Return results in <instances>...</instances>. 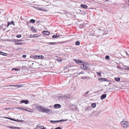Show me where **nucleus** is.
<instances>
[{
	"instance_id": "1",
	"label": "nucleus",
	"mask_w": 129,
	"mask_h": 129,
	"mask_svg": "<svg viewBox=\"0 0 129 129\" xmlns=\"http://www.w3.org/2000/svg\"><path fill=\"white\" fill-rule=\"evenodd\" d=\"M120 123L122 126L124 128H127L129 126V123L125 121H122Z\"/></svg>"
},
{
	"instance_id": "2",
	"label": "nucleus",
	"mask_w": 129,
	"mask_h": 129,
	"mask_svg": "<svg viewBox=\"0 0 129 129\" xmlns=\"http://www.w3.org/2000/svg\"><path fill=\"white\" fill-rule=\"evenodd\" d=\"M36 108L37 109L40 110H39V111L44 112L45 108L42 107L41 106H36Z\"/></svg>"
},
{
	"instance_id": "3",
	"label": "nucleus",
	"mask_w": 129,
	"mask_h": 129,
	"mask_svg": "<svg viewBox=\"0 0 129 129\" xmlns=\"http://www.w3.org/2000/svg\"><path fill=\"white\" fill-rule=\"evenodd\" d=\"M23 85L22 84H18L16 85H5L4 86V87H9V86H14V87H21Z\"/></svg>"
},
{
	"instance_id": "4",
	"label": "nucleus",
	"mask_w": 129,
	"mask_h": 129,
	"mask_svg": "<svg viewBox=\"0 0 129 129\" xmlns=\"http://www.w3.org/2000/svg\"><path fill=\"white\" fill-rule=\"evenodd\" d=\"M34 57L35 59H43L44 56L42 55H35Z\"/></svg>"
},
{
	"instance_id": "5",
	"label": "nucleus",
	"mask_w": 129,
	"mask_h": 129,
	"mask_svg": "<svg viewBox=\"0 0 129 129\" xmlns=\"http://www.w3.org/2000/svg\"><path fill=\"white\" fill-rule=\"evenodd\" d=\"M52 112L51 110H50L48 109H45L44 112L47 113H51Z\"/></svg>"
},
{
	"instance_id": "6",
	"label": "nucleus",
	"mask_w": 129,
	"mask_h": 129,
	"mask_svg": "<svg viewBox=\"0 0 129 129\" xmlns=\"http://www.w3.org/2000/svg\"><path fill=\"white\" fill-rule=\"evenodd\" d=\"M28 101L27 100H22L19 103L21 104L24 103L25 104H27L28 103Z\"/></svg>"
},
{
	"instance_id": "7",
	"label": "nucleus",
	"mask_w": 129,
	"mask_h": 129,
	"mask_svg": "<svg viewBox=\"0 0 129 129\" xmlns=\"http://www.w3.org/2000/svg\"><path fill=\"white\" fill-rule=\"evenodd\" d=\"M98 80L99 81H101V82L107 81V79L103 78H100L98 79Z\"/></svg>"
},
{
	"instance_id": "8",
	"label": "nucleus",
	"mask_w": 129,
	"mask_h": 129,
	"mask_svg": "<svg viewBox=\"0 0 129 129\" xmlns=\"http://www.w3.org/2000/svg\"><path fill=\"white\" fill-rule=\"evenodd\" d=\"M61 106L59 104H55L54 105V107L56 109H58L60 108Z\"/></svg>"
},
{
	"instance_id": "9",
	"label": "nucleus",
	"mask_w": 129,
	"mask_h": 129,
	"mask_svg": "<svg viewBox=\"0 0 129 129\" xmlns=\"http://www.w3.org/2000/svg\"><path fill=\"white\" fill-rule=\"evenodd\" d=\"M80 67L83 70H86L87 69V67L84 64L81 65Z\"/></svg>"
},
{
	"instance_id": "10",
	"label": "nucleus",
	"mask_w": 129,
	"mask_h": 129,
	"mask_svg": "<svg viewBox=\"0 0 129 129\" xmlns=\"http://www.w3.org/2000/svg\"><path fill=\"white\" fill-rule=\"evenodd\" d=\"M7 127H8L12 129H20V128L18 127L11 126H7Z\"/></svg>"
},
{
	"instance_id": "11",
	"label": "nucleus",
	"mask_w": 129,
	"mask_h": 129,
	"mask_svg": "<svg viewBox=\"0 0 129 129\" xmlns=\"http://www.w3.org/2000/svg\"><path fill=\"white\" fill-rule=\"evenodd\" d=\"M43 34H44L47 35H49L50 33L48 31H44L43 32Z\"/></svg>"
},
{
	"instance_id": "12",
	"label": "nucleus",
	"mask_w": 129,
	"mask_h": 129,
	"mask_svg": "<svg viewBox=\"0 0 129 129\" xmlns=\"http://www.w3.org/2000/svg\"><path fill=\"white\" fill-rule=\"evenodd\" d=\"M37 9L38 10L40 11H46V10H45V9L43 8H40L39 7H38V8H37Z\"/></svg>"
},
{
	"instance_id": "13",
	"label": "nucleus",
	"mask_w": 129,
	"mask_h": 129,
	"mask_svg": "<svg viewBox=\"0 0 129 129\" xmlns=\"http://www.w3.org/2000/svg\"><path fill=\"white\" fill-rule=\"evenodd\" d=\"M106 94H104L102 95L101 97V100H103L106 98Z\"/></svg>"
},
{
	"instance_id": "14",
	"label": "nucleus",
	"mask_w": 129,
	"mask_h": 129,
	"mask_svg": "<svg viewBox=\"0 0 129 129\" xmlns=\"http://www.w3.org/2000/svg\"><path fill=\"white\" fill-rule=\"evenodd\" d=\"M31 30L34 33L36 32L37 31V29L35 28L34 27H31Z\"/></svg>"
},
{
	"instance_id": "15",
	"label": "nucleus",
	"mask_w": 129,
	"mask_h": 129,
	"mask_svg": "<svg viewBox=\"0 0 129 129\" xmlns=\"http://www.w3.org/2000/svg\"><path fill=\"white\" fill-rule=\"evenodd\" d=\"M40 36H38V35H30V38H33V37H39Z\"/></svg>"
},
{
	"instance_id": "16",
	"label": "nucleus",
	"mask_w": 129,
	"mask_h": 129,
	"mask_svg": "<svg viewBox=\"0 0 129 129\" xmlns=\"http://www.w3.org/2000/svg\"><path fill=\"white\" fill-rule=\"evenodd\" d=\"M18 109H19L23 110L24 111H25L26 110V108L25 107H19L17 108Z\"/></svg>"
},
{
	"instance_id": "17",
	"label": "nucleus",
	"mask_w": 129,
	"mask_h": 129,
	"mask_svg": "<svg viewBox=\"0 0 129 129\" xmlns=\"http://www.w3.org/2000/svg\"><path fill=\"white\" fill-rule=\"evenodd\" d=\"M60 36V35H57V34H56L55 35H53L52 36V37L53 38H55L58 37H59Z\"/></svg>"
},
{
	"instance_id": "18",
	"label": "nucleus",
	"mask_w": 129,
	"mask_h": 129,
	"mask_svg": "<svg viewBox=\"0 0 129 129\" xmlns=\"http://www.w3.org/2000/svg\"><path fill=\"white\" fill-rule=\"evenodd\" d=\"M74 60L75 61L76 63H77L79 64L81 63H82L81 61L78 60L77 59H74Z\"/></svg>"
},
{
	"instance_id": "19",
	"label": "nucleus",
	"mask_w": 129,
	"mask_h": 129,
	"mask_svg": "<svg viewBox=\"0 0 129 129\" xmlns=\"http://www.w3.org/2000/svg\"><path fill=\"white\" fill-rule=\"evenodd\" d=\"M80 6L81 7L84 9H86L88 7V6L85 5L81 4Z\"/></svg>"
},
{
	"instance_id": "20",
	"label": "nucleus",
	"mask_w": 129,
	"mask_h": 129,
	"mask_svg": "<svg viewBox=\"0 0 129 129\" xmlns=\"http://www.w3.org/2000/svg\"><path fill=\"white\" fill-rule=\"evenodd\" d=\"M50 45H54L56 44V43L55 42H50L46 43Z\"/></svg>"
},
{
	"instance_id": "21",
	"label": "nucleus",
	"mask_w": 129,
	"mask_h": 129,
	"mask_svg": "<svg viewBox=\"0 0 129 129\" xmlns=\"http://www.w3.org/2000/svg\"><path fill=\"white\" fill-rule=\"evenodd\" d=\"M120 79L119 78L116 77L115 78V80L117 81H120Z\"/></svg>"
},
{
	"instance_id": "22",
	"label": "nucleus",
	"mask_w": 129,
	"mask_h": 129,
	"mask_svg": "<svg viewBox=\"0 0 129 129\" xmlns=\"http://www.w3.org/2000/svg\"><path fill=\"white\" fill-rule=\"evenodd\" d=\"M23 40H16V39H14V41L15 42H21Z\"/></svg>"
},
{
	"instance_id": "23",
	"label": "nucleus",
	"mask_w": 129,
	"mask_h": 129,
	"mask_svg": "<svg viewBox=\"0 0 129 129\" xmlns=\"http://www.w3.org/2000/svg\"><path fill=\"white\" fill-rule=\"evenodd\" d=\"M91 106L93 108H95L96 106V104L95 103H92L91 105Z\"/></svg>"
},
{
	"instance_id": "24",
	"label": "nucleus",
	"mask_w": 129,
	"mask_h": 129,
	"mask_svg": "<svg viewBox=\"0 0 129 129\" xmlns=\"http://www.w3.org/2000/svg\"><path fill=\"white\" fill-rule=\"evenodd\" d=\"M15 121L17 122H22L23 121L22 120H15Z\"/></svg>"
},
{
	"instance_id": "25",
	"label": "nucleus",
	"mask_w": 129,
	"mask_h": 129,
	"mask_svg": "<svg viewBox=\"0 0 129 129\" xmlns=\"http://www.w3.org/2000/svg\"><path fill=\"white\" fill-rule=\"evenodd\" d=\"M35 21L34 19H31L30 21V22L32 23H34L35 22Z\"/></svg>"
},
{
	"instance_id": "26",
	"label": "nucleus",
	"mask_w": 129,
	"mask_h": 129,
	"mask_svg": "<svg viewBox=\"0 0 129 129\" xmlns=\"http://www.w3.org/2000/svg\"><path fill=\"white\" fill-rule=\"evenodd\" d=\"M56 60L57 61H58L59 62H60L62 60L61 58H57L56 59Z\"/></svg>"
},
{
	"instance_id": "27",
	"label": "nucleus",
	"mask_w": 129,
	"mask_h": 129,
	"mask_svg": "<svg viewBox=\"0 0 129 129\" xmlns=\"http://www.w3.org/2000/svg\"><path fill=\"white\" fill-rule=\"evenodd\" d=\"M89 91L86 92V93L83 94V96H87L88 95H87V94L88 93Z\"/></svg>"
},
{
	"instance_id": "28",
	"label": "nucleus",
	"mask_w": 129,
	"mask_h": 129,
	"mask_svg": "<svg viewBox=\"0 0 129 129\" xmlns=\"http://www.w3.org/2000/svg\"><path fill=\"white\" fill-rule=\"evenodd\" d=\"M25 111H27L29 112H33V110L31 109H26V110H25Z\"/></svg>"
},
{
	"instance_id": "29",
	"label": "nucleus",
	"mask_w": 129,
	"mask_h": 129,
	"mask_svg": "<svg viewBox=\"0 0 129 129\" xmlns=\"http://www.w3.org/2000/svg\"><path fill=\"white\" fill-rule=\"evenodd\" d=\"M5 25L4 24H2L0 26V30H1V28L5 26Z\"/></svg>"
},
{
	"instance_id": "30",
	"label": "nucleus",
	"mask_w": 129,
	"mask_h": 129,
	"mask_svg": "<svg viewBox=\"0 0 129 129\" xmlns=\"http://www.w3.org/2000/svg\"><path fill=\"white\" fill-rule=\"evenodd\" d=\"M80 42L78 41H77L75 42V44L76 45H80Z\"/></svg>"
},
{
	"instance_id": "31",
	"label": "nucleus",
	"mask_w": 129,
	"mask_h": 129,
	"mask_svg": "<svg viewBox=\"0 0 129 129\" xmlns=\"http://www.w3.org/2000/svg\"><path fill=\"white\" fill-rule=\"evenodd\" d=\"M81 78L82 79H88L89 78L88 77H81Z\"/></svg>"
},
{
	"instance_id": "32",
	"label": "nucleus",
	"mask_w": 129,
	"mask_h": 129,
	"mask_svg": "<svg viewBox=\"0 0 129 129\" xmlns=\"http://www.w3.org/2000/svg\"><path fill=\"white\" fill-rule=\"evenodd\" d=\"M15 44L16 45H23V44L22 43H15Z\"/></svg>"
},
{
	"instance_id": "33",
	"label": "nucleus",
	"mask_w": 129,
	"mask_h": 129,
	"mask_svg": "<svg viewBox=\"0 0 129 129\" xmlns=\"http://www.w3.org/2000/svg\"><path fill=\"white\" fill-rule=\"evenodd\" d=\"M50 122L51 123H56V122L55 121L50 120Z\"/></svg>"
},
{
	"instance_id": "34",
	"label": "nucleus",
	"mask_w": 129,
	"mask_h": 129,
	"mask_svg": "<svg viewBox=\"0 0 129 129\" xmlns=\"http://www.w3.org/2000/svg\"><path fill=\"white\" fill-rule=\"evenodd\" d=\"M97 74L100 77L101 76V75L100 73L97 72Z\"/></svg>"
},
{
	"instance_id": "35",
	"label": "nucleus",
	"mask_w": 129,
	"mask_h": 129,
	"mask_svg": "<svg viewBox=\"0 0 129 129\" xmlns=\"http://www.w3.org/2000/svg\"><path fill=\"white\" fill-rule=\"evenodd\" d=\"M21 36V35H18L16 36V37L17 38H20Z\"/></svg>"
},
{
	"instance_id": "36",
	"label": "nucleus",
	"mask_w": 129,
	"mask_h": 129,
	"mask_svg": "<svg viewBox=\"0 0 129 129\" xmlns=\"http://www.w3.org/2000/svg\"><path fill=\"white\" fill-rule=\"evenodd\" d=\"M109 58V56L107 55L105 56V58L106 59H108Z\"/></svg>"
},
{
	"instance_id": "37",
	"label": "nucleus",
	"mask_w": 129,
	"mask_h": 129,
	"mask_svg": "<svg viewBox=\"0 0 129 129\" xmlns=\"http://www.w3.org/2000/svg\"><path fill=\"white\" fill-rule=\"evenodd\" d=\"M12 70H14L16 71H19V69H17V68H13Z\"/></svg>"
},
{
	"instance_id": "38",
	"label": "nucleus",
	"mask_w": 129,
	"mask_h": 129,
	"mask_svg": "<svg viewBox=\"0 0 129 129\" xmlns=\"http://www.w3.org/2000/svg\"><path fill=\"white\" fill-rule=\"evenodd\" d=\"M54 129H62L60 127H59L56 128H55Z\"/></svg>"
},
{
	"instance_id": "39",
	"label": "nucleus",
	"mask_w": 129,
	"mask_h": 129,
	"mask_svg": "<svg viewBox=\"0 0 129 129\" xmlns=\"http://www.w3.org/2000/svg\"><path fill=\"white\" fill-rule=\"evenodd\" d=\"M10 109H11L10 108H5L4 109H5L6 110H10Z\"/></svg>"
},
{
	"instance_id": "40",
	"label": "nucleus",
	"mask_w": 129,
	"mask_h": 129,
	"mask_svg": "<svg viewBox=\"0 0 129 129\" xmlns=\"http://www.w3.org/2000/svg\"><path fill=\"white\" fill-rule=\"evenodd\" d=\"M60 120V121H61V122H62V121H67L68 120H67V119L65 120H64L63 119H62V120Z\"/></svg>"
},
{
	"instance_id": "41",
	"label": "nucleus",
	"mask_w": 129,
	"mask_h": 129,
	"mask_svg": "<svg viewBox=\"0 0 129 129\" xmlns=\"http://www.w3.org/2000/svg\"><path fill=\"white\" fill-rule=\"evenodd\" d=\"M8 25H10L11 24H12V22H8Z\"/></svg>"
},
{
	"instance_id": "42",
	"label": "nucleus",
	"mask_w": 129,
	"mask_h": 129,
	"mask_svg": "<svg viewBox=\"0 0 129 129\" xmlns=\"http://www.w3.org/2000/svg\"><path fill=\"white\" fill-rule=\"evenodd\" d=\"M127 4L129 5V0H126Z\"/></svg>"
},
{
	"instance_id": "43",
	"label": "nucleus",
	"mask_w": 129,
	"mask_h": 129,
	"mask_svg": "<svg viewBox=\"0 0 129 129\" xmlns=\"http://www.w3.org/2000/svg\"><path fill=\"white\" fill-rule=\"evenodd\" d=\"M22 57L24 58L26 57V55H23L22 56Z\"/></svg>"
},
{
	"instance_id": "44",
	"label": "nucleus",
	"mask_w": 129,
	"mask_h": 129,
	"mask_svg": "<svg viewBox=\"0 0 129 129\" xmlns=\"http://www.w3.org/2000/svg\"><path fill=\"white\" fill-rule=\"evenodd\" d=\"M40 129H43V127H44L42 125L41 126H40Z\"/></svg>"
},
{
	"instance_id": "45",
	"label": "nucleus",
	"mask_w": 129,
	"mask_h": 129,
	"mask_svg": "<svg viewBox=\"0 0 129 129\" xmlns=\"http://www.w3.org/2000/svg\"><path fill=\"white\" fill-rule=\"evenodd\" d=\"M55 121L56 122V123L58 122H61V121H60V120Z\"/></svg>"
},
{
	"instance_id": "46",
	"label": "nucleus",
	"mask_w": 129,
	"mask_h": 129,
	"mask_svg": "<svg viewBox=\"0 0 129 129\" xmlns=\"http://www.w3.org/2000/svg\"><path fill=\"white\" fill-rule=\"evenodd\" d=\"M3 53L4 54H2V55H4V56H6L7 55V53Z\"/></svg>"
},
{
	"instance_id": "47",
	"label": "nucleus",
	"mask_w": 129,
	"mask_h": 129,
	"mask_svg": "<svg viewBox=\"0 0 129 129\" xmlns=\"http://www.w3.org/2000/svg\"><path fill=\"white\" fill-rule=\"evenodd\" d=\"M12 24L13 25H15L14 23L13 22V21H12Z\"/></svg>"
},
{
	"instance_id": "48",
	"label": "nucleus",
	"mask_w": 129,
	"mask_h": 129,
	"mask_svg": "<svg viewBox=\"0 0 129 129\" xmlns=\"http://www.w3.org/2000/svg\"><path fill=\"white\" fill-rule=\"evenodd\" d=\"M128 68H124V69H123L124 70H128Z\"/></svg>"
},
{
	"instance_id": "49",
	"label": "nucleus",
	"mask_w": 129,
	"mask_h": 129,
	"mask_svg": "<svg viewBox=\"0 0 129 129\" xmlns=\"http://www.w3.org/2000/svg\"><path fill=\"white\" fill-rule=\"evenodd\" d=\"M40 126L38 125H37V128H38H38H40Z\"/></svg>"
},
{
	"instance_id": "50",
	"label": "nucleus",
	"mask_w": 129,
	"mask_h": 129,
	"mask_svg": "<svg viewBox=\"0 0 129 129\" xmlns=\"http://www.w3.org/2000/svg\"><path fill=\"white\" fill-rule=\"evenodd\" d=\"M84 74V73H82V72H80L79 73V74Z\"/></svg>"
},
{
	"instance_id": "51",
	"label": "nucleus",
	"mask_w": 129,
	"mask_h": 129,
	"mask_svg": "<svg viewBox=\"0 0 129 129\" xmlns=\"http://www.w3.org/2000/svg\"><path fill=\"white\" fill-rule=\"evenodd\" d=\"M125 52L127 55H128V53L126 52Z\"/></svg>"
},
{
	"instance_id": "52",
	"label": "nucleus",
	"mask_w": 129,
	"mask_h": 129,
	"mask_svg": "<svg viewBox=\"0 0 129 129\" xmlns=\"http://www.w3.org/2000/svg\"><path fill=\"white\" fill-rule=\"evenodd\" d=\"M24 66H23L22 67H20V68H21V69H22L24 68Z\"/></svg>"
},
{
	"instance_id": "53",
	"label": "nucleus",
	"mask_w": 129,
	"mask_h": 129,
	"mask_svg": "<svg viewBox=\"0 0 129 129\" xmlns=\"http://www.w3.org/2000/svg\"><path fill=\"white\" fill-rule=\"evenodd\" d=\"M74 106V107L75 109H77V107L75 105Z\"/></svg>"
},
{
	"instance_id": "54",
	"label": "nucleus",
	"mask_w": 129,
	"mask_h": 129,
	"mask_svg": "<svg viewBox=\"0 0 129 129\" xmlns=\"http://www.w3.org/2000/svg\"><path fill=\"white\" fill-rule=\"evenodd\" d=\"M67 67H66L64 68V69H67Z\"/></svg>"
},
{
	"instance_id": "55",
	"label": "nucleus",
	"mask_w": 129,
	"mask_h": 129,
	"mask_svg": "<svg viewBox=\"0 0 129 129\" xmlns=\"http://www.w3.org/2000/svg\"><path fill=\"white\" fill-rule=\"evenodd\" d=\"M1 53H4L0 51V54H1Z\"/></svg>"
},
{
	"instance_id": "56",
	"label": "nucleus",
	"mask_w": 129,
	"mask_h": 129,
	"mask_svg": "<svg viewBox=\"0 0 129 129\" xmlns=\"http://www.w3.org/2000/svg\"><path fill=\"white\" fill-rule=\"evenodd\" d=\"M6 118H7V119H10V118L8 117H6Z\"/></svg>"
},
{
	"instance_id": "57",
	"label": "nucleus",
	"mask_w": 129,
	"mask_h": 129,
	"mask_svg": "<svg viewBox=\"0 0 129 129\" xmlns=\"http://www.w3.org/2000/svg\"><path fill=\"white\" fill-rule=\"evenodd\" d=\"M43 129H46V127H43Z\"/></svg>"
},
{
	"instance_id": "58",
	"label": "nucleus",
	"mask_w": 129,
	"mask_h": 129,
	"mask_svg": "<svg viewBox=\"0 0 129 129\" xmlns=\"http://www.w3.org/2000/svg\"><path fill=\"white\" fill-rule=\"evenodd\" d=\"M16 120L14 119H12V120L15 121Z\"/></svg>"
},
{
	"instance_id": "59",
	"label": "nucleus",
	"mask_w": 129,
	"mask_h": 129,
	"mask_svg": "<svg viewBox=\"0 0 129 129\" xmlns=\"http://www.w3.org/2000/svg\"><path fill=\"white\" fill-rule=\"evenodd\" d=\"M13 119L12 118H10V120H12V119Z\"/></svg>"
},
{
	"instance_id": "60",
	"label": "nucleus",
	"mask_w": 129,
	"mask_h": 129,
	"mask_svg": "<svg viewBox=\"0 0 129 129\" xmlns=\"http://www.w3.org/2000/svg\"><path fill=\"white\" fill-rule=\"evenodd\" d=\"M6 28H4V29L3 30V31L5 30H6Z\"/></svg>"
},
{
	"instance_id": "61",
	"label": "nucleus",
	"mask_w": 129,
	"mask_h": 129,
	"mask_svg": "<svg viewBox=\"0 0 129 129\" xmlns=\"http://www.w3.org/2000/svg\"><path fill=\"white\" fill-rule=\"evenodd\" d=\"M109 1V0H106V2H107V1Z\"/></svg>"
},
{
	"instance_id": "62",
	"label": "nucleus",
	"mask_w": 129,
	"mask_h": 129,
	"mask_svg": "<svg viewBox=\"0 0 129 129\" xmlns=\"http://www.w3.org/2000/svg\"><path fill=\"white\" fill-rule=\"evenodd\" d=\"M35 129H38V128H35Z\"/></svg>"
},
{
	"instance_id": "63",
	"label": "nucleus",
	"mask_w": 129,
	"mask_h": 129,
	"mask_svg": "<svg viewBox=\"0 0 129 129\" xmlns=\"http://www.w3.org/2000/svg\"><path fill=\"white\" fill-rule=\"evenodd\" d=\"M9 26V25H8H8H7V27H8Z\"/></svg>"
},
{
	"instance_id": "64",
	"label": "nucleus",
	"mask_w": 129,
	"mask_h": 129,
	"mask_svg": "<svg viewBox=\"0 0 129 129\" xmlns=\"http://www.w3.org/2000/svg\"><path fill=\"white\" fill-rule=\"evenodd\" d=\"M79 10L80 11V12H81V10Z\"/></svg>"
}]
</instances>
